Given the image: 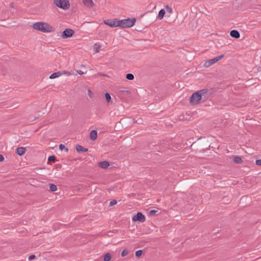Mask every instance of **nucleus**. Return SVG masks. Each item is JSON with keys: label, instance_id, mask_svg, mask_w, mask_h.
<instances>
[{"label": "nucleus", "instance_id": "23", "mask_svg": "<svg viewBox=\"0 0 261 261\" xmlns=\"http://www.w3.org/2000/svg\"><path fill=\"white\" fill-rule=\"evenodd\" d=\"M126 78L128 80H133L134 79V76L132 73H128L126 75Z\"/></svg>", "mask_w": 261, "mask_h": 261}, {"label": "nucleus", "instance_id": "21", "mask_svg": "<svg viewBox=\"0 0 261 261\" xmlns=\"http://www.w3.org/2000/svg\"><path fill=\"white\" fill-rule=\"evenodd\" d=\"M197 92L199 93V94H200L201 96L202 97V96L204 95V94H206L207 92V90L206 89H204L200 90V91H198Z\"/></svg>", "mask_w": 261, "mask_h": 261}, {"label": "nucleus", "instance_id": "4", "mask_svg": "<svg viewBox=\"0 0 261 261\" xmlns=\"http://www.w3.org/2000/svg\"><path fill=\"white\" fill-rule=\"evenodd\" d=\"M224 55H221L220 56H217L212 59H210L205 62L204 63V66L205 67H209L215 63L217 62L219 60H220L222 58L224 57Z\"/></svg>", "mask_w": 261, "mask_h": 261}, {"label": "nucleus", "instance_id": "22", "mask_svg": "<svg viewBox=\"0 0 261 261\" xmlns=\"http://www.w3.org/2000/svg\"><path fill=\"white\" fill-rule=\"evenodd\" d=\"M105 96L106 99V101L108 102H109L111 99V97L110 95L108 93H106L105 94Z\"/></svg>", "mask_w": 261, "mask_h": 261}, {"label": "nucleus", "instance_id": "9", "mask_svg": "<svg viewBox=\"0 0 261 261\" xmlns=\"http://www.w3.org/2000/svg\"><path fill=\"white\" fill-rule=\"evenodd\" d=\"M230 35L232 37L235 38H239L240 37V33L237 30H232L230 33Z\"/></svg>", "mask_w": 261, "mask_h": 261}, {"label": "nucleus", "instance_id": "36", "mask_svg": "<svg viewBox=\"0 0 261 261\" xmlns=\"http://www.w3.org/2000/svg\"><path fill=\"white\" fill-rule=\"evenodd\" d=\"M4 156L0 154V162H2L3 161H4Z\"/></svg>", "mask_w": 261, "mask_h": 261}, {"label": "nucleus", "instance_id": "27", "mask_svg": "<svg viewBox=\"0 0 261 261\" xmlns=\"http://www.w3.org/2000/svg\"><path fill=\"white\" fill-rule=\"evenodd\" d=\"M128 254V251L127 249H124L122 252H121V256H125L126 255H127Z\"/></svg>", "mask_w": 261, "mask_h": 261}, {"label": "nucleus", "instance_id": "16", "mask_svg": "<svg viewBox=\"0 0 261 261\" xmlns=\"http://www.w3.org/2000/svg\"><path fill=\"white\" fill-rule=\"evenodd\" d=\"M76 150L77 152H86L88 151V149L83 147L80 145H77L76 147Z\"/></svg>", "mask_w": 261, "mask_h": 261}, {"label": "nucleus", "instance_id": "35", "mask_svg": "<svg viewBox=\"0 0 261 261\" xmlns=\"http://www.w3.org/2000/svg\"><path fill=\"white\" fill-rule=\"evenodd\" d=\"M77 73H79V74H81V75H82V74H84V72H83L82 70H77Z\"/></svg>", "mask_w": 261, "mask_h": 261}, {"label": "nucleus", "instance_id": "34", "mask_svg": "<svg viewBox=\"0 0 261 261\" xmlns=\"http://www.w3.org/2000/svg\"><path fill=\"white\" fill-rule=\"evenodd\" d=\"M35 255H30L29 256V259L30 260H32L33 259L35 258Z\"/></svg>", "mask_w": 261, "mask_h": 261}, {"label": "nucleus", "instance_id": "24", "mask_svg": "<svg viewBox=\"0 0 261 261\" xmlns=\"http://www.w3.org/2000/svg\"><path fill=\"white\" fill-rule=\"evenodd\" d=\"M142 254V251L141 250H137L135 252V255L137 257H140Z\"/></svg>", "mask_w": 261, "mask_h": 261}, {"label": "nucleus", "instance_id": "2", "mask_svg": "<svg viewBox=\"0 0 261 261\" xmlns=\"http://www.w3.org/2000/svg\"><path fill=\"white\" fill-rule=\"evenodd\" d=\"M135 22L136 19L135 18L119 20L120 27L122 28H130L135 24Z\"/></svg>", "mask_w": 261, "mask_h": 261}, {"label": "nucleus", "instance_id": "1", "mask_svg": "<svg viewBox=\"0 0 261 261\" xmlns=\"http://www.w3.org/2000/svg\"><path fill=\"white\" fill-rule=\"evenodd\" d=\"M34 29L43 33H51L55 31V28L47 22H37L33 25Z\"/></svg>", "mask_w": 261, "mask_h": 261}, {"label": "nucleus", "instance_id": "14", "mask_svg": "<svg viewBox=\"0 0 261 261\" xmlns=\"http://www.w3.org/2000/svg\"><path fill=\"white\" fill-rule=\"evenodd\" d=\"M99 165L101 168L106 169L109 166L110 164L107 161H102L99 163Z\"/></svg>", "mask_w": 261, "mask_h": 261}, {"label": "nucleus", "instance_id": "12", "mask_svg": "<svg viewBox=\"0 0 261 261\" xmlns=\"http://www.w3.org/2000/svg\"><path fill=\"white\" fill-rule=\"evenodd\" d=\"M97 134L95 130H92L90 133V138L92 141L95 140L97 138Z\"/></svg>", "mask_w": 261, "mask_h": 261}, {"label": "nucleus", "instance_id": "19", "mask_svg": "<svg viewBox=\"0 0 261 261\" xmlns=\"http://www.w3.org/2000/svg\"><path fill=\"white\" fill-rule=\"evenodd\" d=\"M49 188H50V191H51L53 192H55L58 189L57 186L54 184H50Z\"/></svg>", "mask_w": 261, "mask_h": 261}, {"label": "nucleus", "instance_id": "7", "mask_svg": "<svg viewBox=\"0 0 261 261\" xmlns=\"http://www.w3.org/2000/svg\"><path fill=\"white\" fill-rule=\"evenodd\" d=\"M134 222L139 221L140 222H144L145 221V217L141 212H138L132 218Z\"/></svg>", "mask_w": 261, "mask_h": 261}, {"label": "nucleus", "instance_id": "29", "mask_svg": "<svg viewBox=\"0 0 261 261\" xmlns=\"http://www.w3.org/2000/svg\"><path fill=\"white\" fill-rule=\"evenodd\" d=\"M117 203V201L115 200H112L110 202V206H113L115 204H116Z\"/></svg>", "mask_w": 261, "mask_h": 261}, {"label": "nucleus", "instance_id": "3", "mask_svg": "<svg viewBox=\"0 0 261 261\" xmlns=\"http://www.w3.org/2000/svg\"><path fill=\"white\" fill-rule=\"evenodd\" d=\"M54 3L57 7L63 10H67L70 7V3L68 0H54Z\"/></svg>", "mask_w": 261, "mask_h": 261}, {"label": "nucleus", "instance_id": "11", "mask_svg": "<svg viewBox=\"0 0 261 261\" xmlns=\"http://www.w3.org/2000/svg\"><path fill=\"white\" fill-rule=\"evenodd\" d=\"M101 47V46L99 43H96L93 46V51L94 53H98L100 51Z\"/></svg>", "mask_w": 261, "mask_h": 261}, {"label": "nucleus", "instance_id": "20", "mask_svg": "<svg viewBox=\"0 0 261 261\" xmlns=\"http://www.w3.org/2000/svg\"><path fill=\"white\" fill-rule=\"evenodd\" d=\"M111 258V255L110 253H107L103 258L104 261H110Z\"/></svg>", "mask_w": 261, "mask_h": 261}, {"label": "nucleus", "instance_id": "15", "mask_svg": "<svg viewBox=\"0 0 261 261\" xmlns=\"http://www.w3.org/2000/svg\"><path fill=\"white\" fill-rule=\"evenodd\" d=\"M62 74V72H54L53 73H52L50 76H49V79H55V78H57V77H59L60 76H61V75Z\"/></svg>", "mask_w": 261, "mask_h": 261}, {"label": "nucleus", "instance_id": "17", "mask_svg": "<svg viewBox=\"0 0 261 261\" xmlns=\"http://www.w3.org/2000/svg\"><path fill=\"white\" fill-rule=\"evenodd\" d=\"M165 14V11L164 9H161L159 12V14H158V18L159 19H162L163 18L164 15Z\"/></svg>", "mask_w": 261, "mask_h": 261}, {"label": "nucleus", "instance_id": "33", "mask_svg": "<svg viewBox=\"0 0 261 261\" xmlns=\"http://www.w3.org/2000/svg\"><path fill=\"white\" fill-rule=\"evenodd\" d=\"M156 212V211H155L154 210H152L150 211V214L153 215V214H154Z\"/></svg>", "mask_w": 261, "mask_h": 261}, {"label": "nucleus", "instance_id": "28", "mask_svg": "<svg viewBox=\"0 0 261 261\" xmlns=\"http://www.w3.org/2000/svg\"><path fill=\"white\" fill-rule=\"evenodd\" d=\"M48 160L49 161H52V162H55V161H56V158L55 156L54 155H52V156H49L48 158Z\"/></svg>", "mask_w": 261, "mask_h": 261}, {"label": "nucleus", "instance_id": "13", "mask_svg": "<svg viewBox=\"0 0 261 261\" xmlns=\"http://www.w3.org/2000/svg\"><path fill=\"white\" fill-rule=\"evenodd\" d=\"M83 3L85 6L88 7H91L94 5L92 0H83Z\"/></svg>", "mask_w": 261, "mask_h": 261}, {"label": "nucleus", "instance_id": "32", "mask_svg": "<svg viewBox=\"0 0 261 261\" xmlns=\"http://www.w3.org/2000/svg\"><path fill=\"white\" fill-rule=\"evenodd\" d=\"M62 74H66L67 75H71V73L69 72V71H63V72H62Z\"/></svg>", "mask_w": 261, "mask_h": 261}, {"label": "nucleus", "instance_id": "8", "mask_svg": "<svg viewBox=\"0 0 261 261\" xmlns=\"http://www.w3.org/2000/svg\"><path fill=\"white\" fill-rule=\"evenodd\" d=\"M74 33L72 29H66L62 33L61 37L64 39L69 38L73 35Z\"/></svg>", "mask_w": 261, "mask_h": 261}, {"label": "nucleus", "instance_id": "30", "mask_svg": "<svg viewBox=\"0 0 261 261\" xmlns=\"http://www.w3.org/2000/svg\"><path fill=\"white\" fill-rule=\"evenodd\" d=\"M88 94L90 98H92L93 97V94L90 90H88Z\"/></svg>", "mask_w": 261, "mask_h": 261}, {"label": "nucleus", "instance_id": "10", "mask_svg": "<svg viewBox=\"0 0 261 261\" xmlns=\"http://www.w3.org/2000/svg\"><path fill=\"white\" fill-rule=\"evenodd\" d=\"M25 151L26 149L25 147H20L17 148L16 152L18 155H22L25 153Z\"/></svg>", "mask_w": 261, "mask_h": 261}, {"label": "nucleus", "instance_id": "6", "mask_svg": "<svg viewBox=\"0 0 261 261\" xmlns=\"http://www.w3.org/2000/svg\"><path fill=\"white\" fill-rule=\"evenodd\" d=\"M105 23L112 28L120 27L119 20L114 19L113 20H108L105 21Z\"/></svg>", "mask_w": 261, "mask_h": 261}, {"label": "nucleus", "instance_id": "25", "mask_svg": "<svg viewBox=\"0 0 261 261\" xmlns=\"http://www.w3.org/2000/svg\"><path fill=\"white\" fill-rule=\"evenodd\" d=\"M166 11L169 13H172V9L171 7L168 5L166 6Z\"/></svg>", "mask_w": 261, "mask_h": 261}, {"label": "nucleus", "instance_id": "18", "mask_svg": "<svg viewBox=\"0 0 261 261\" xmlns=\"http://www.w3.org/2000/svg\"><path fill=\"white\" fill-rule=\"evenodd\" d=\"M233 160L234 162H235L236 163H237V164H240L242 162V159L239 156H235L233 158Z\"/></svg>", "mask_w": 261, "mask_h": 261}, {"label": "nucleus", "instance_id": "5", "mask_svg": "<svg viewBox=\"0 0 261 261\" xmlns=\"http://www.w3.org/2000/svg\"><path fill=\"white\" fill-rule=\"evenodd\" d=\"M201 99L202 97L201 96V95L196 92L192 95L190 99V102L193 105L197 104L199 102Z\"/></svg>", "mask_w": 261, "mask_h": 261}, {"label": "nucleus", "instance_id": "26", "mask_svg": "<svg viewBox=\"0 0 261 261\" xmlns=\"http://www.w3.org/2000/svg\"><path fill=\"white\" fill-rule=\"evenodd\" d=\"M59 149L61 150H63V149H65L66 152H68V149L67 148H65L64 145L62 144L59 145Z\"/></svg>", "mask_w": 261, "mask_h": 261}, {"label": "nucleus", "instance_id": "31", "mask_svg": "<svg viewBox=\"0 0 261 261\" xmlns=\"http://www.w3.org/2000/svg\"><path fill=\"white\" fill-rule=\"evenodd\" d=\"M255 162L257 165L261 166V159L257 160Z\"/></svg>", "mask_w": 261, "mask_h": 261}]
</instances>
